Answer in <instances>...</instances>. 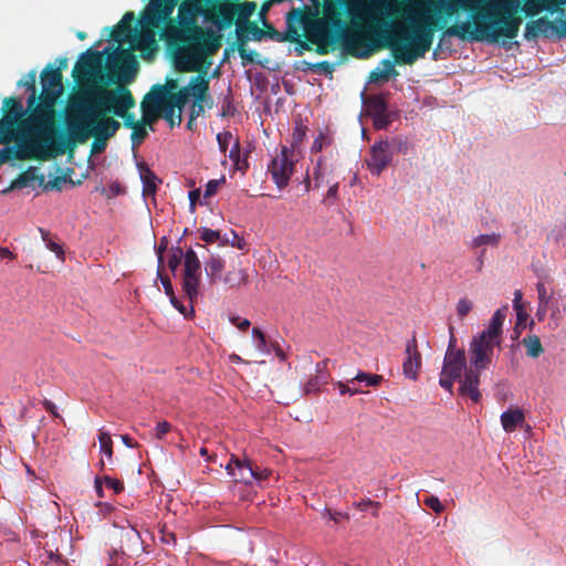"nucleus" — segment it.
I'll return each mask as SVG.
<instances>
[{
  "instance_id": "obj_38",
  "label": "nucleus",
  "mask_w": 566,
  "mask_h": 566,
  "mask_svg": "<svg viewBox=\"0 0 566 566\" xmlns=\"http://www.w3.org/2000/svg\"><path fill=\"white\" fill-rule=\"evenodd\" d=\"M547 239L554 243H560L566 239V220L557 221L547 234Z\"/></svg>"
},
{
  "instance_id": "obj_31",
  "label": "nucleus",
  "mask_w": 566,
  "mask_h": 566,
  "mask_svg": "<svg viewBox=\"0 0 566 566\" xmlns=\"http://www.w3.org/2000/svg\"><path fill=\"white\" fill-rule=\"evenodd\" d=\"M513 310L516 316L513 334L518 337L520 333L524 331L528 325L533 326L534 322H528L527 305H523Z\"/></svg>"
},
{
  "instance_id": "obj_44",
  "label": "nucleus",
  "mask_w": 566,
  "mask_h": 566,
  "mask_svg": "<svg viewBox=\"0 0 566 566\" xmlns=\"http://www.w3.org/2000/svg\"><path fill=\"white\" fill-rule=\"evenodd\" d=\"M474 303L468 297H461L455 305L457 315L463 319L473 310Z\"/></svg>"
},
{
  "instance_id": "obj_5",
  "label": "nucleus",
  "mask_w": 566,
  "mask_h": 566,
  "mask_svg": "<svg viewBox=\"0 0 566 566\" xmlns=\"http://www.w3.org/2000/svg\"><path fill=\"white\" fill-rule=\"evenodd\" d=\"M472 366L468 367L467 356H443V364L440 373V386L452 394L453 382L459 381V392L468 396L472 401L481 400L479 390V371L486 368L491 363V356H473Z\"/></svg>"
},
{
  "instance_id": "obj_37",
  "label": "nucleus",
  "mask_w": 566,
  "mask_h": 566,
  "mask_svg": "<svg viewBox=\"0 0 566 566\" xmlns=\"http://www.w3.org/2000/svg\"><path fill=\"white\" fill-rule=\"evenodd\" d=\"M200 239L207 243L218 242L220 247L227 245L229 242V239L222 238L219 231L208 228L200 229Z\"/></svg>"
},
{
  "instance_id": "obj_41",
  "label": "nucleus",
  "mask_w": 566,
  "mask_h": 566,
  "mask_svg": "<svg viewBox=\"0 0 566 566\" xmlns=\"http://www.w3.org/2000/svg\"><path fill=\"white\" fill-rule=\"evenodd\" d=\"M42 240L44 241L46 248L52 251L56 258L61 261L64 260V250L63 248L50 237L49 232L41 230Z\"/></svg>"
},
{
  "instance_id": "obj_36",
  "label": "nucleus",
  "mask_w": 566,
  "mask_h": 566,
  "mask_svg": "<svg viewBox=\"0 0 566 566\" xmlns=\"http://www.w3.org/2000/svg\"><path fill=\"white\" fill-rule=\"evenodd\" d=\"M200 275L184 274V291L191 302L198 295Z\"/></svg>"
},
{
  "instance_id": "obj_50",
  "label": "nucleus",
  "mask_w": 566,
  "mask_h": 566,
  "mask_svg": "<svg viewBox=\"0 0 566 566\" xmlns=\"http://www.w3.org/2000/svg\"><path fill=\"white\" fill-rule=\"evenodd\" d=\"M352 385L353 384L349 382V379L347 380V384H344L343 381L335 382V386L338 388L340 395L348 394L349 396H354L361 392L360 389Z\"/></svg>"
},
{
  "instance_id": "obj_49",
  "label": "nucleus",
  "mask_w": 566,
  "mask_h": 566,
  "mask_svg": "<svg viewBox=\"0 0 566 566\" xmlns=\"http://www.w3.org/2000/svg\"><path fill=\"white\" fill-rule=\"evenodd\" d=\"M424 505L430 507L434 513H441L444 510L443 504L436 495H428L423 499Z\"/></svg>"
},
{
  "instance_id": "obj_59",
  "label": "nucleus",
  "mask_w": 566,
  "mask_h": 566,
  "mask_svg": "<svg viewBox=\"0 0 566 566\" xmlns=\"http://www.w3.org/2000/svg\"><path fill=\"white\" fill-rule=\"evenodd\" d=\"M42 405H43L44 409L48 412H50L52 416L59 417L56 405L53 401H51L49 399H44Z\"/></svg>"
},
{
  "instance_id": "obj_27",
  "label": "nucleus",
  "mask_w": 566,
  "mask_h": 566,
  "mask_svg": "<svg viewBox=\"0 0 566 566\" xmlns=\"http://www.w3.org/2000/svg\"><path fill=\"white\" fill-rule=\"evenodd\" d=\"M306 17H307V13H304L303 11H300V10H294L287 14V17H286L287 30L293 38L302 36Z\"/></svg>"
},
{
  "instance_id": "obj_51",
  "label": "nucleus",
  "mask_w": 566,
  "mask_h": 566,
  "mask_svg": "<svg viewBox=\"0 0 566 566\" xmlns=\"http://www.w3.org/2000/svg\"><path fill=\"white\" fill-rule=\"evenodd\" d=\"M254 2H244L240 6L239 21L249 19L255 11Z\"/></svg>"
},
{
  "instance_id": "obj_54",
  "label": "nucleus",
  "mask_w": 566,
  "mask_h": 566,
  "mask_svg": "<svg viewBox=\"0 0 566 566\" xmlns=\"http://www.w3.org/2000/svg\"><path fill=\"white\" fill-rule=\"evenodd\" d=\"M104 482L114 491L115 494H119L124 490V484L119 480L112 479L111 476H104Z\"/></svg>"
},
{
  "instance_id": "obj_62",
  "label": "nucleus",
  "mask_w": 566,
  "mask_h": 566,
  "mask_svg": "<svg viewBox=\"0 0 566 566\" xmlns=\"http://www.w3.org/2000/svg\"><path fill=\"white\" fill-rule=\"evenodd\" d=\"M45 555L49 562L63 563V558L57 551L46 549Z\"/></svg>"
},
{
  "instance_id": "obj_13",
  "label": "nucleus",
  "mask_w": 566,
  "mask_h": 566,
  "mask_svg": "<svg viewBox=\"0 0 566 566\" xmlns=\"http://www.w3.org/2000/svg\"><path fill=\"white\" fill-rule=\"evenodd\" d=\"M387 0H352L348 12L352 23L365 29L381 19L386 10Z\"/></svg>"
},
{
  "instance_id": "obj_42",
  "label": "nucleus",
  "mask_w": 566,
  "mask_h": 566,
  "mask_svg": "<svg viewBox=\"0 0 566 566\" xmlns=\"http://www.w3.org/2000/svg\"><path fill=\"white\" fill-rule=\"evenodd\" d=\"M107 198H114L125 193V187L118 181H112L107 187L96 188Z\"/></svg>"
},
{
  "instance_id": "obj_23",
  "label": "nucleus",
  "mask_w": 566,
  "mask_h": 566,
  "mask_svg": "<svg viewBox=\"0 0 566 566\" xmlns=\"http://www.w3.org/2000/svg\"><path fill=\"white\" fill-rule=\"evenodd\" d=\"M549 316L552 319L553 328L559 326L560 321L566 316V294L556 293L548 301Z\"/></svg>"
},
{
  "instance_id": "obj_11",
  "label": "nucleus",
  "mask_w": 566,
  "mask_h": 566,
  "mask_svg": "<svg viewBox=\"0 0 566 566\" xmlns=\"http://www.w3.org/2000/svg\"><path fill=\"white\" fill-rule=\"evenodd\" d=\"M409 143L403 137L380 139L371 145L365 165L373 176H380L391 164L397 153L407 154Z\"/></svg>"
},
{
  "instance_id": "obj_9",
  "label": "nucleus",
  "mask_w": 566,
  "mask_h": 566,
  "mask_svg": "<svg viewBox=\"0 0 566 566\" xmlns=\"http://www.w3.org/2000/svg\"><path fill=\"white\" fill-rule=\"evenodd\" d=\"M316 13H307L302 36H305L313 43L324 44L328 41L331 28L334 27L336 32L345 35L348 31L347 24L342 23L337 17L335 4L331 0H326L324 4V17H317Z\"/></svg>"
},
{
  "instance_id": "obj_8",
  "label": "nucleus",
  "mask_w": 566,
  "mask_h": 566,
  "mask_svg": "<svg viewBox=\"0 0 566 566\" xmlns=\"http://www.w3.org/2000/svg\"><path fill=\"white\" fill-rule=\"evenodd\" d=\"M507 312L509 306L506 304L497 308L484 327L472 336L470 342L471 354H494L502 350L503 327Z\"/></svg>"
},
{
  "instance_id": "obj_45",
  "label": "nucleus",
  "mask_w": 566,
  "mask_h": 566,
  "mask_svg": "<svg viewBox=\"0 0 566 566\" xmlns=\"http://www.w3.org/2000/svg\"><path fill=\"white\" fill-rule=\"evenodd\" d=\"M306 135V128L302 125H297L292 134V140H291V147L290 149H295L296 151H300L297 148L305 138Z\"/></svg>"
},
{
  "instance_id": "obj_52",
  "label": "nucleus",
  "mask_w": 566,
  "mask_h": 566,
  "mask_svg": "<svg viewBox=\"0 0 566 566\" xmlns=\"http://www.w3.org/2000/svg\"><path fill=\"white\" fill-rule=\"evenodd\" d=\"M147 135V129L145 126L136 125L134 126V132L132 134V142L134 146H138L142 144L144 138Z\"/></svg>"
},
{
  "instance_id": "obj_21",
  "label": "nucleus",
  "mask_w": 566,
  "mask_h": 566,
  "mask_svg": "<svg viewBox=\"0 0 566 566\" xmlns=\"http://www.w3.org/2000/svg\"><path fill=\"white\" fill-rule=\"evenodd\" d=\"M328 360L316 364V374L311 376L306 382L302 385L303 395L317 394L322 387L328 382L329 376L324 371Z\"/></svg>"
},
{
  "instance_id": "obj_16",
  "label": "nucleus",
  "mask_w": 566,
  "mask_h": 566,
  "mask_svg": "<svg viewBox=\"0 0 566 566\" xmlns=\"http://www.w3.org/2000/svg\"><path fill=\"white\" fill-rule=\"evenodd\" d=\"M224 469L235 482L245 485H252L253 479H258L256 469L252 467L251 462L248 459H240L234 454L231 455Z\"/></svg>"
},
{
  "instance_id": "obj_48",
  "label": "nucleus",
  "mask_w": 566,
  "mask_h": 566,
  "mask_svg": "<svg viewBox=\"0 0 566 566\" xmlns=\"http://www.w3.org/2000/svg\"><path fill=\"white\" fill-rule=\"evenodd\" d=\"M331 145V138L324 133H319L312 145V151L318 153Z\"/></svg>"
},
{
  "instance_id": "obj_61",
  "label": "nucleus",
  "mask_w": 566,
  "mask_h": 566,
  "mask_svg": "<svg viewBox=\"0 0 566 566\" xmlns=\"http://www.w3.org/2000/svg\"><path fill=\"white\" fill-rule=\"evenodd\" d=\"M169 298L172 306L177 308L184 316H187V306L181 304L175 295H171Z\"/></svg>"
},
{
  "instance_id": "obj_64",
  "label": "nucleus",
  "mask_w": 566,
  "mask_h": 566,
  "mask_svg": "<svg viewBox=\"0 0 566 566\" xmlns=\"http://www.w3.org/2000/svg\"><path fill=\"white\" fill-rule=\"evenodd\" d=\"M228 244L240 250H243L245 247L244 240L239 238L235 233H233V239L231 241L229 240Z\"/></svg>"
},
{
  "instance_id": "obj_34",
  "label": "nucleus",
  "mask_w": 566,
  "mask_h": 566,
  "mask_svg": "<svg viewBox=\"0 0 566 566\" xmlns=\"http://www.w3.org/2000/svg\"><path fill=\"white\" fill-rule=\"evenodd\" d=\"M185 273L190 275H201V263L193 250L186 251L185 255Z\"/></svg>"
},
{
  "instance_id": "obj_4",
  "label": "nucleus",
  "mask_w": 566,
  "mask_h": 566,
  "mask_svg": "<svg viewBox=\"0 0 566 566\" xmlns=\"http://www.w3.org/2000/svg\"><path fill=\"white\" fill-rule=\"evenodd\" d=\"M178 84L168 80L165 85L155 86L142 103L143 119L151 125L163 117L170 127L179 126L182 120V111L188 107L190 118L193 119L203 111L208 101V81L202 75L191 78L188 86L175 93Z\"/></svg>"
},
{
  "instance_id": "obj_33",
  "label": "nucleus",
  "mask_w": 566,
  "mask_h": 566,
  "mask_svg": "<svg viewBox=\"0 0 566 566\" xmlns=\"http://www.w3.org/2000/svg\"><path fill=\"white\" fill-rule=\"evenodd\" d=\"M218 144L220 150L226 154L230 144H233V147L230 150L229 157L234 159L239 154L238 143L233 139V136L229 132L219 133L217 135Z\"/></svg>"
},
{
  "instance_id": "obj_12",
  "label": "nucleus",
  "mask_w": 566,
  "mask_h": 566,
  "mask_svg": "<svg viewBox=\"0 0 566 566\" xmlns=\"http://www.w3.org/2000/svg\"><path fill=\"white\" fill-rule=\"evenodd\" d=\"M555 15L554 20L549 21L545 18H539L526 23L525 27V39L531 41L537 36L543 35L548 39L553 38H565L566 36V17L562 9H555L552 11Z\"/></svg>"
},
{
  "instance_id": "obj_14",
  "label": "nucleus",
  "mask_w": 566,
  "mask_h": 566,
  "mask_svg": "<svg viewBox=\"0 0 566 566\" xmlns=\"http://www.w3.org/2000/svg\"><path fill=\"white\" fill-rule=\"evenodd\" d=\"M298 158L300 151L284 146L272 159L268 170L277 188L282 189L287 186L294 172V165Z\"/></svg>"
},
{
  "instance_id": "obj_32",
  "label": "nucleus",
  "mask_w": 566,
  "mask_h": 566,
  "mask_svg": "<svg viewBox=\"0 0 566 566\" xmlns=\"http://www.w3.org/2000/svg\"><path fill=\"white\" fill-rule=\"evenodd\" d=\"M382 376L377 374H369L359 370L353 378L349 379L350 384H361L366 387H377L382 381Z\"/></svg>"
},
{
  "instance_id": "obj_63",
  "label": "nucleus",
  "mask_w": 566,
  "mask_h": 566,
  "mask_svg": "<svg viewBox=\"0 0 566 566\" xmlns=\"http://www.w3.org/2000/svg\"><path fill=\"white\" fill-rule=\"evenodd\" d=\"M547 313H549L548 304L538 303L537 311H536L537 319L543 321Z\"/></svg>"
},
{
  "instance_id": "obj_60",
  "label": "nucleus",
  "mask_w": 566,
  "mask_h": 566,
  "mask_svg": "<svg viewBox=\"0 0 566 566\" xmlns=\"http://www.w3.org/2000/svg\"><path fill=\"white\" fill-rule=\"evenodd\" d=\"M201 192L199 189L189 191L190 210L195 211L196 202L200 199Z\"/></svg>"
},
{
  "instance_id": "obj_10",
  "label": "nucleus",
  "mask_w": 566,
  "mask_h": 566,
  "mask_svg": "<svg viewBox=\"0 0 566 566\" xmlns=\"http://www.w3.org/2000/svg\"><path fill=\"white\" fill-rule=\"evenodd\" d=\"M73 75L77 78L83 92L72 104L90 96L96 91L105 90L98 86L105 78L103 73V53L87 51L82 54L74 67Z\"/></svg>"
},
{
  "instance_id": "obj_28",
  "label": "nucleus",
  "mask_w": 566,
  "mask_h": 566,
  "mask_svg": "<svg viewBox=\"0 0 566 566\" xmlns=\"http://www.w3.org/2000/svg\"><path fill=\"white\" fill-rule=\"evenodd\" d=\"M224 269V260L218 255H211L205 264V270L207 276L211 282H222L224 275H222V271Z\"/></svg>"
},
{
  "instance_id": "obj_25",
  "label": "nucleus",
  "mask_w": 566,
  "mask_h": 566,
  "mask_svg": "<svg viewBox=\"0 0 566 566\" xmlns=\"http://www.w3.org/2000/svg\"><path fill=\"white\" fill-rule=\"evenodd\" d=\"M525 416L520 408H509L501 415V424L506 432H513L517 427L522 426Z\"/></svg>"
},
{
  "instance_id": "obj_17",
  "label": "nucleus",
  "mask_w": 566,
  "mask_h": 566,
  "mask_svg": "<svg viewBox=\"0 0 566 566\" xmlns=\"http://www.w3.org/2000/svg\"><path fill=\"white\" fill-rule=\"evenodd\" d=\"M4 107H7V112L0 122L2 123V126H6V128L13 136V140L15 142V145L13 147H18V145H19L18 137H19L21 123L18 125L17 129L14 128V126L25 114V108H24L22 102L18 101V99L6 101Z\"/></svg>"
},
{
  "instance_id": "obj_46",
  "label": "nucleus",
  "mask_w": 566,
  "mask_h": 566,
  "mask_svg": "<svg viewBox=\"0 0 566 566\" xmlns=\"http://www.w3.org/2000/svg\"><path fill=\"white\" fill-rule=\"evenodd\" d=\"M536 291L538 295V303L542 304H548L551 297H553L556 294L554 292H549L544 282H538L536 284Z\"/></svg>"
},
{
  "instance_id": "obj_29",
  "label": "nucleus",
  "mask_w": 566,
  "mask_h": 566,
  "mask_svg": "<svg viewBox=\"0 0 566 566\" xmlns=\"http://www.w3.org/2000/svg\"><path fill=\"white\" fill-rule=\"evenodd\" d=\"M248 272L245 269L238 266L228 271L222 279V282L230 287H237L247 284L248 282Z\"/></svg>"
},
{
  "instance_id": "obj_6",
  "label": "nucleus",
  "mask_w": 566,
  "mask_h": 566,
  "mask_svg": "<svg viewBox=\"0 0 566 566\" xmlns=\"http://www.w3.org/2000/svg\"><path fill=\"white\" fill-rule=\"evenodd\" d=\"M216 15L213 8H207L205 0H185L178 10V24L165 29L167 40L203 39L208 19Z\"/></svg>"
},
{
  "instance_id": "obj_58",
  "label": "nucleus",
  "mask_w": 566,
  "mask_h": 566,
  "mask_svg": "<svg viewBox=\"0 0 566 566\" xmlns=\"http://www.w3.org/2000/svg\"><path fill=\"white\" fill-rule=\"evenodd\" d=\"M356 507L361 512L367 511L370 506H380L379 502L371 501L370 499L363 500L360 502L355 503Z\"/></svg>"
},
{
  "instance_id": "obj_40",
  "label": "nucleus",
  "mask_w": 566,
  "mask_h": 566,
  "mask_svg": "<svg viewBox=\"0 0 566 566\" xmlns=\"http://www.w3.org/2000/svg\"><path fill=\"white\" fill-rule=\"evenodd\" d=\"M99 441V452L103 453L109 461L113 459V449H112V437L107 431H101L98 436Z\"/></svg>"
},
{
  "instance_id": "obj_26",
  "label": "nucleus",
  "mask_w": 566,
  "mask_h": 566,
  "mask_svg": "<svg viewBox=\"0 0 566 566\" xmlns=\"http://www.w3.org/2000/svg\"><path fill=\"white\" fill-rule=\"evenodd\" d=\"M122 551L127 549L129 554H137L144 549L142 536L135 527L124 530L122 534Z\"/></svg>"
},
{
  "instance_id": "obj_53",
  "label": "nucleus",
  "mask_w": 566,
  "mask_h": 566,
  "mask_svg": "<svg viewBox=\"0 0 566 566\" xmlns=\"http://www.w3.org/2000/svg\"><path fill=\"white\" fill-rule=\"evenodd\" d=\"M171 430V424L166 421H159L155 428V439L163 440L164 436Z\"/></svg>"
},
{
  "instance_id": "obj_7",
  "label": "nucleus",
  "mask_w": 566,
  "mask_h": 566,
  "mask_svg": "<svg viewBox=\"0 0 566 566\" xmlns=\"http://www.w3.org/2000/svg\"><path fill=\"white\" fill-rule=\"evenodd\" d=\"M222 25L213 22L208 27L203 39H189L188 44L179 46L175 52L176 69L182 72L198 71L208 54L214 53L221 45ZM177 42L178 40H170Z\"/></svg>"
},
{
  "instance_id": "obj_15",
  "label": "nucleus",
  "mask_w": 566,
  "mask_h": 566,
  "mask_svg": "<svg viewBox=\"0 0 566 566\" xmlns=\"http://www.w3.org/2000/svg\"><path fill=\"white\" fill-rule=\"evenodd\" d=\"M252 344L260 354H285L287 347L279 335L265 334L261 328H252Z\"/></svg>"
},
{
  "instance_id": "obj_2",
  "label": "nucleus",
  "mask_w": 566,
  "mask_h": 566,
  "mask_svg": "<svg viewBox=\"0 0 566 566\" xmlns=\"http://www.w3.org/2000/svg\"><path fill=\"white\" fill-rule=\"evenodd\" d=\"M106 69L109 82L123 85L134 78L133 76L125 82H119L116 77L112 80L108 59L106 60ZM133 105L130 93L123 86H118L116 90L96 91L90 96L71 104L67 113L70 134L78 140H86L91 136H95L96 140L93 144V149L102 151L105 148V140L112 137L120 126L119 122L105 115L113 112L119 117H125Z\"/></svg>"
},
{
  "instance_id": "obj_19",
  "label": "nucleus",
  "mask_w": 566,
  "mask_h": 566,
  "mask_svg": "<svg viewBox=\"0 0 566 566\" xmlns=\"http://www.w3.org/2000/svg\"><path fill=\"white\" fill-rule=\"evenodd\" d=\"M366 107L367 113L373 117L374 126L377 129H384L390 124L391 116L381 97H371Z\"/></svg>"
},
{
  "instance_id": "obj_56",
  "label": "nucleus",
  "mask_w": 566,
  "mask_h": 566,
  "mask_svg": "<svg viewBox=\"0 0 566 566\" xmlns=\"http://www.w3.org/2000/svg\"><path fill=\"white\" fill-rule=\"evenodd\" d=\"M184 255H185V254L182 253V251H181L180 249H178V250L174 253V255L171 256V259L168 261V265H169V268H170L172 271H175V270L178 268V265H179V263H180V260H181V258H182Z\"/></svg>"
},
{
  "instance_id": "obj_43",
  "label": "nucleus",
  "mask_w": 566,
  "mask_h": 566,
  "mask_svg": "<svg viewBox=\"0 0 566 566\" xmlns=\"http://www.w3.org/2000/svg\"><path fill=\"white\" fill-rule=\"evenodd\" d=\"M546 7L545 0H526L522 9L527 15H536Z\"/></svg>"
},
{
  "instance_id": "obj_35",
  "label": "nucleus",
  "mask_w": 566,
  "mask_h": 566,
  "mask_svg": "<svg viewBox=\"0 0 566 566\" xmlns=\"http://www.w3.org/2000/svg\"><path fill=\"white\" fill-rule=\"evenodd\" d=\"M420 365L421 356H406L402 363L403 375L411 380H416Z\"/></svg>"
},
{
  "instance_id": "obj_24",
  "label": "nucleus",
  "mask_w": 566,
  "mask_h": 566,
  "mask_svg": "<svg viewBox=\"0 0 566 566\" xmlns=\"http://www.w3.org/2000/svg\"><path fill=\"white\" fill-rule=\"evenodd\" d=\"M395 74V63L391 60H384L370 73L369 83L381 85L384 83H387Z\"/></svg>"
},
{
  "instance_id": "obj_55",
  "label": "nucleus",
  "mask_w": 566,
  "mask_h": 566,
  "mask_svg": "<svg viewBox=\"0 0 566 566\" xmlns=\"http://www.w3.org/2000/svg\"><path fill=\"white\" fill-rule=\"evenodd\" d=\"M230 322L233 326H235L240 331H245L250 327L251 323L247 318H242L239 316H232L230 317Z\"/></svg>"
},
{
  "instance_id": "obj_20",
  "label": "nucleus",
  "mask_w": 566,
  "mask_h": 566,
  "mask_svg": "<svg viewBox=\"0 0 566 566\" xmlns=\"http://www.w3.org/2000/svg\"><path fill=\"white\" fill-rule=\"evenodd\" d=\"M137 169L143 184V197L146 201L154 199L157 187L160 184L159 178L144 163H138Z\"/></svg>"
},
{
  "instance_id": "obj_18",
  "label": "nucleus",
  "mask_w": 566,
  "mask_h": 566,
  "mask_svg": "<svg viewBox=\"0 0 566 566\" xmlns=\"http://www.w3.org/2000/svg\"><path fill=\"white\" fill-rule=\"evenodd\" d=\"M207 2V8H213L216 10V15L208 19V25L206 27V32L208 31V27H210L213 22H219L222 25V29L226 24H230L237 8L233 3L230 2H221L217 3L218 0H205Z\"/></svg>"
},
{
  "instance_id": "obj_39",
  "label": "nucleus",
  "mask_w": 566,
  "mask_h": 566,
  "mask_svg": "<svg viewBox=\"0 0 566 566\" xmlns=\"http://www.w3.org/2000/svg\"><path fill=\"white\" fill-rule=\"evenodd\" d=\"M521 345L526 354H539L543 350L541 339L536 335H527Z\"/></svg>"
},
{
  "instance_id": "obj_57",
  "label": "nucleus",
  "mask_w": 566,
  "mask_h": 566,
  "mask_svg": "<svg viewBox=\"0 0 566 566\" xmlns=\"http://www.w3.org/2000/svg\"><path fill=\"white\" fill-rule=\"evenodd\" d=\"M219 185H220L219 180H210L206 185L205 197L208 198V197H211L212 195H214L219 188Z\"/></svg>"
},
{
  "instance_id": "obj_3",
  "label": "nucleus",
  "mask_w": 566,
  "mask_h": 566,
  "mask_svg": "<svg viewBox=\"0 0 566 566\" xmlns=\"http://www.w3.org/2000/svg\"><path fill=\"white\" fill-rule=\"evenodd\" d=\"M42 95L40 105L21 122L18 147H2L0 161L14 154L19 158L40 157L49 151L55 142L53 106L63 93L62 74L59 70L42 73Z\"/></svg>"
},
{
  "instance_id": "obj_22",
  "label": "nucleus",
  "mask_w": 566,
  "mask_h": 566,
  "mask_svg": "<svg viewBox=\"0 0 566 566\" xmlns=\"http://www.w3.org/2000/svg\"><path fill=\"white\" fill-rule=\"evenodd\" d=\"M42 182L43 177L38 176V168L29 167L17 179H14L8 188L3 189L2 193H8L15 189L33 188Z\"/></svg>"
},
{
  "instance_id": "obj_47",
  "label": "nucleus",
  "mask_w": 566,
  "mask_h": 566,
  "mask_svg": "<svg viewBox=\"0 0 566 566\" xmlns=\"http://www.w3.org/2000/svg\"><path fill=\"white\" fill-rule=\"evenodd\" d=\"M35 75L30 74L27 80L23 82V85L27 87V91L30 93L28 97V106L31 107L35 103Z\"/></svg>"
},
{
  "instance_id": "obj_1",
  "label": "nucleus",
  "mask_w": 566,
  "mask_h": 566,
  "mask_svg": "<svg viewBox=\"0 0 566 566\" xmlns=\"http://www.w3.org/2000/svg\"><path fill=\"white\" fill-rule=\"evenodd\" d=\"M521 0H408L392 23L391 45L397 56L411 63L431 44L434 28L479 41H499L517 35Z\"/></svg>"
},
{
  "instance_id": "obj_30",
  "label": "nucleus",
  "mask_w": 566,
  "mask_h": 566,
  "mask_svg": "<svg viewBox=\"0 0 566 566\" xmlns=\"http://www.w3.org/2000/svg\"><path fill=\"white\" fill-rule=\"evenodd\" d=\"M501 241V234L491 232V233H483L474 237L471 240L470 247L472 249H479L484 247H492L495 248L500 244Z\"/></svg>"
}]
</instances>
